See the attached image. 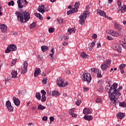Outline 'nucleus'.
Wrapping results in <instances>:
<instances>
[{
  "instance_id": "f257e3e1",
  "label": "nucleus",
  "mask_w": 126,
  "mask_h": 126,
  "mask_svg": "<svg viewBox=\"0 0 126 126\" xmlns=\"http://www.w3.org/2000/svg\"><path fill=\"white\" fill-rule=\"evenodd\" d=\"M118 87V84L117 83H113V85L107 86L106 87V90L107 92H108L109 96V98L111 101H113V103L117 105V100H116V97L115 96V92L116 91V89Z\"/></svg>"
},
{
  "instance_id": "f03ea898",
  "label": "nucleus",
  "mask_w": 126,
  "mask_h": 126,
  "mask_svg": "<svg viewBox=\"0 0 126 126\" xmlns=\"http://www.w3.org/2000/svg\"><path fill=\"white\" fill-rule=\"evenodd\" d=\"M18 21L21 23H26L30 19V15L27 11L24 12L23 10L17 11L15 13Z\"/></svg>"
},
{
  "instance_id": "7ed1b4c3",
  "label": "nucleus",
  "mask_w": 126,
  "mask_h": 126,
  "mask_svg": "<svg viewBox=\"0 0 126 126\" xmlns=\"http://www.w3.org/2000/svg\"><path fill=\"white\" fill-rule=\"evenodd\" d=\"M89 13H90L89 11L87 10V11H84L83 13L79 16V18H80V20H79V23L81 25L83 26L84 25V22H85V20Z\"/></svg>"
},
{
  "instance_id": "20e7f679",
  "label": "nucleus",
  "mask_w": 126,
  "mask_h": 126,
  "mask_svg": "<svg viewBox=\"0 0 126 126\" xmlns=\"http://www.w3.org/2000/svg\"><path fill=\"white\" fill-rule=\"evenodd\" d=\"M82 79L83 81H87L88 84H89L92 80V78L91 77V75L89 73L84 72L83 73V76L82 77Z\"/></svg>"
},
{
  "instance_id": "39448f33",
  "label": "nucleus",
  "mask_w": 126,
  "mask_h": 126,
  "mask_svg": "<svg viewBox=\"0 0 126 126\" xmlns=\"http://www.w3.org/2000/svg\"><path fill=\"white\" fill-rule=\"evenodd\" d=\"M112 60H107L106 62H104L103 64L101 65V68L102 70H106L111 65V62Z\"/></svg>"
},
{
  "instance_id": "423d86ee",
  "label": "nucleus",
  "mask_w": 126,
  "mask_h": 126,
  "mask_svg": "<svg viewBox=\"0 0 126 126\" xmlns=\"http://www.w3.org/2000/svg\"><path fill=\"white\" fill-rule=\"evenodd\" d=\"M57 83L58 86L59 87H65L66 85H67V83H64V80L62 78H60L59 79H57Z\"/></svg>"
},
{
  "instance_id": "0eeeda50",
  "label": "nucleus",
  "mask_w": 126,
  "mask_h": 126,
  "mask_svg": "<svg viewBox=\"0 0 126 126\" xmlns=\"http://www.w3.org/2000/svg\"><path fill=\"white\" fill-rule=\"evenodd\" d=\"M28 66V63L27 62L25 61L24 62L23 65L21 67V73L23 74H25L27 73V67Z\"/></svg>"
},
{
  "instance_id": "6e6552de",
  "label": "nucleus",
  "mask_w": 126,
  "mask_h": 126,
  "mask_svg": "<svg viewBox=\"0 0 126 126\" xmlns=\"http://www.w3.org/2000/svg\"><path fill=\"white\" fill-rule=\"evenodd\" d=\"M117 88H118V87L117 88H115V91L114 92V96H115V100H117V98H118V96H121L122 94L121 93H120V91L123 89V87L120 86L118 90H117Z\"/></svg>"
},
{
  "instance_id": "1a4fd4ad",
  "label": "nucleus",
  "mask_w": 126,
  "mask_h": 126,
  "mask_svg": "<svg viewBox=\"0 0 126 126\" xmlns=\"http://www.w3.org/2000/svg\"><path fill=\"white\" fill-rule=\"evenodd\" d=\"M6 107L7 108L9 112L11 113L13 112V106L11 105V103L9 100L6 102Z\"/></svg>"
},
{
  "instance_id": "9d476101",
  "label": "nucleus",
  "mask_w": 126,
  "mask_h": 126,
  "mask_svg": "<svg viewBox=\"0 0 126 126\" xmlns=\"http://www.w3.org/2000/svg\"><path fill=\"white\" fill-rule=\"evenodd\" d=\"M112 48L114 50H116L118 52H122V47L120 46V44L118 43H115L112 45Z\"/></svg>"
},
{
  "instance_id": "9b49d317",
  "label": "nucleus",
  "mask_w": 126,
  "mask_h": 126,
  "mask_svg": "<svg viewBox=\"0 0 126 126\" xmlns=\"http://www.w3.org/2000/svg\"><path fill=\"white\" fill-rule=\"evenodd\" d=\"M0 30H1V32L2 33H6V31H7V26L3 24H0Z\"/></svg>"
},
{
  "instance_id": "f8f14e48",
  "label": "nucleus",
  "mask_w": 126,
  "mask_h": 126,
  "mask_svg": "<svg viewBox=\"0 0 126 126\" xmlns=\"http://www.w3.org/2000/svg\"><path fill=\"white\" fill-rule=\"evenodd\" d=\"M97 14H99L100 16H104L105 18H108V16L106 15V13L104 11L97 9L96 10Z\"/></svg>"
},
{
  "instance_id": "ddd939ff",
  "label": "nucleus",
  "mask_w": 126,
  "mask_h": 126,
  "mask_svg": "<svg viewBox=\"0 0 126 126\" xmlns=\"http://www.w3.org/2000/svg\"><path fill=\"white\" fill-rule=\"evenodd\" d=\"M13 100L14 101V103L15 105V106H17V107H18V106L20 105V101L19 100V99H18V98L15 97H13Z\"/></svg>"
},
{
  "instance_id": "4468645a",
  "label": "nucleus",
  "mask_w": 126,
  "mask_h": 126,
  "mask_svg": "<svg viewBox=\"0 0 126 126\" xmlns=\"http://www.w3.org/2000/svg\"><path fill=\"white\" fill-rule=\"evenodd\" d=\"M114 26L117 31H121L122 30V26L117 23H114Z\"/></svg>"
},
{
  "instance_id": "2eb2a0df",
  "label": "nucleus",
  "mask_w": 126,
  "mask_h": 126,
  "mask_svg": "<svg viewBox=\"0 0 126 126\" xmlns=\"http://www.w3.org/2000/svg\"><path fill=\"white\" fill-rule=\"evenodd\" d=\"M12 75V78H17V70L14 69L13 70L11 73Z\"/></svg>"
},
{
  "instance_id": "dca6fc26",
  "label": "nucleus",
  "mask_w": 126,
  "mask_h": 126,
  "mask_svg": "<svg viewBox=\"0 0 126 126\" xmlns=\"http://www.w3.org/2000/svg\"><path fill=\"white\" fill-rule=\"evenodd\" d=\"M40 74H41V69L40 68H36V70L34 71V76L37 77Z\"/></svg>"
},
{
  "instance_id": "f3484780",
  "label": "nucleus",
  "mask_w": 126,
  "mask_h": 126,
  "mask_svg": "<svg viewBox=\"0 0 126 126\" xmlns=\"http://www.w3.org/2000/svg\"><path fill=\"white\" fill-rule=\"evenodd\" d=\"M38 11L41 13H44L45 12V6L44 5H41L38 7Z\"/></svg>"
},
{
  "instance_id": "a211bd4d",
  "label": "nucleus",
  "mask_w": 126,
  "mask_h": 126,
  "mask_svg": "<svg viewBox=\"0 0 126 126\" xmlns=\"http://www.w3.org/2000/svg\"><path fill=\"white\" fill-rule=\"evenodd\" d=\"M116 116L117 118H119V119H120V120H123V118H125V114L122 112H120L118 113Z\"/></svg>"
},
{
  "instance_id": "6ab92c4d",
  "label": "nucleus",
  "mask_w": 126,
  "mask_h": 126,
  "mask_svg": "<svg viewBox=\"0 0 126 126\" xmlns=\"http://www.w3.org/2000/svg\"><path fill=\"white\" fill-rule=\"evenodd\" d=\"M8 47H9L10 49L12 52H14V51H16L17 48H16V45L14 44H11L10 45H8Z\"/></svg>"
},
{
  "instance_id": "aec40b11",
  "label": "nucleus",
  "mask_w": 126,
  "mask_h": 126,
  "mask_svg": "<svg viewBox=\"0 0 126 126\" xmlns=\"http://www.w3.org/2000/svg\"><path fill=\"white\" fill-rule=\"evenodd\" d=\"M126 64H121L120 66V71L121 73H124L125 72V70H124V68L126 67Z\"/></svg>"
},
{
  "instance_id": "412c9836",
  "label": "nucleus",
  "mask_w": 126,
  "mask_h": 126,
  "mask_svg": "<svg viewBox=\"0 0 126 126\" xmlns=\"http://www.w3.org/2000/svg\"><path fill=\"white\" fill-rule=\"evenodd\" d=\"M84 118L86 121H90L93 120V117L90 115H85Z\"/></svg>"
},
{
  "instance_id": "4be33fe9",
  "label": "nucleus",
  "mask_w": 126,
  "mask_h": 126,
  "mask_svg": "<svg viewBox=\"0 0 126 126\" xmlns=\"http://www.w3.org/2000/svg\"><path fill=\"white\" fill-rule=\"evenodd\" d=\"M110 34L112 36H113V37H119V33L117 32H115L114 31H112V32H110Z\"/></svg>"
},
{
  "instance_id": "5701e85b",
  "label": "nucleus",
  "mask_w": 126,
  "mask_h": 126,
  "mask_svg": "<svg viewBox=\"0 0 126 126\" xmlns=\"http://www.w3.org/2000/svg\"><path fill=\"white\" fill-rule=\"evenodd\" d=\"M79 6H80V3L79 2H77L75 3L74 7L75 8H74L76 11V12H77V8H79Z\"/></svg>"
},
{
  "instance_id": "b1692460",
  "label": "nucleus",
  "mask_w": 126,
  "mask_h": 126,
  "mask_svg": "<svg viewBox=\"0 0 126 126\" xmlns=\"http://www.w3.org/2000/svg\"><path fill=\"white\" fill-rule=\"evenodd\" d=\"M37 110H40V111H43V110H45L46 109V107L42 105V104H40L38 105Z\"/></svg>"
},
{
  "instance_id": "393cba45",
  "label": "nucleus",
  "mask_w": 126,
  "mask_h": 126,
  "mask_svg": "<svg viewBox=\"0 0 126 126\" xmlns=\"http://www.w3.org/2000/svg\"><path fill=\"white\" fill-rule=\"evenodd\" d=\"M83 114H84V115H89V114H90V110L88 108H84L83 110Z\"/></svg>"
},
{
  "instance_id": "a878e982",
  "label": "nucleus",
  "mask_w": 126,
  "mask_h": 126,
  "mask_svg": "<svg viewBox=\"0 0 126 126\" xmlns=\"http://www.w3.org/2000/svg\"><path fill=\"white\" fill-rule=\"evenodd\" d=\"M76 12V11H75V9L72 8V10H69L67 12V15H70V14H72V13H75Z\"/></svg>"
},
{
  "instance_id": "bb28decb",
  "label": "nucleus",
  "mask_w": 126,
  "mask_h": 126,
  "mask_svg": "<svg viewBox=\"0 0 126 126\" xmlns=\"http://www.w3.org/2000/svg\"><path fill=\"white\" fill-rule=\"evenodd\" d=\"M89 46H90L89 47V50H92V49L94 48V47L95 46V42H93L89 44Z\"/></svg>"
},
{
  "instance_id": "cd10ccee",
  "label": "nucleus",
  "mask_w": 126,
  "mask_h": 126,
  "mask_svg": "<svg viewBox=\"0 0 126 126\" xmlns=\"http://www.w3.org/2000/svg\"><path fill=\"white\" fill-rule=\"evenodd\" d=\"M41 50L42 52H46L49 50V47L46 45H43L41 46Z\"/></svg>"
},
{
  "instance_id": "c85d7f7f",
  "label": "nucleus",
  "mask_w": 126,
  "mask_h": 126,
  "mask_svg": "<svg viewBox=\"0 0 126 126\" xmlns=\"http://www.w3.org/2000/svg\"><path fill=\"white\" fill-rule=\"evenodd\" d=\"M81 57L83 58V59H87V57H88V55H87V54H86V53L85 52H82L81 53Z\"/></svg>"
},
{
  "instance_id": "c756f323",
  "label": "nucleus",
  "mask_w": 126,
  "mask_h": 126,
  "mask_svg": "<svg viewBox=\"0 0 126 126\" xmlns=\"http://www.w3.org/2000/svg\"><path fill=\"white\" fill-rule=\"evenodd\" d=\"M34 15H35V16H36V17H38L39 18V19H40V20H43V16H42V15H41V14L35 13Z\"/></svg>"
},
{
  "instance_id": "7c9ffc66",
  "label": "nucleus",
  "mask_w": 126,
  "mask_h": 126,
  "mask_svg": "<svg viewBox=\"0 0 126 126\" xmlns=\"http://www.w3.org/2000/svg\"><path fill=\"white\" fill-rule=\"evenodd\" d=\"M121 11L122 13H125V12H126V5H123V6L121 7Z\"/></svg>"
},
{
  "instance_id": "2f4dec72",
  "label": "nucleus",
  "mask_w": 126,
  "mask_h": 126,
  "mask_svg": "<svg viewBox=\"0 0 126 126\" xmlns=\"http://www.w3.org/2000/svg\"><path fill=\"white\" fill-rule=\"evenodd\" d=\"M54 48H52V49L51 50V53L50 54V56L51 57V58L52 59H54V56H54V55H55V52H54Z\"/></svg>"
},
{
  "instance_id": "473e14b6",
  "label": "nucleus",
  "mask_w": 126,
  "mask_h": 126,
  "mask_svg": "<svg viewBox=\"0 0 126 126\" xmlns=\"http://www.w3.org/2000/svg\"><path fill=\"white\" fill-rule=\"evenodd\" d=\"M119 106L120 107H123V108H126V102H120Z\"/></svg>"
},
{
  "instance_id": "72a5a7b5",
  "label": "nucleus",
  "mask_w": 126,
  "mask_h": 126,
  "mask_svg": "<svg viewBox=\"0 0 126 126\" xmlns=\"http://www.w3.org/2000/svg\"><path fill=\"white\" fill-rule=\"evenodd\" d=\"M35 97L37 100H41V94L39 93H37L35 94Z\"/></svg>"
},
{
  "instance_id": "f704fd0d",
  "label": "nucleus",
  "mask_w": 126,
  "mask_h": 126,
  "mask_svg": "<svg viewBox=\"0 0 126 126\" xmlns=\"http://www.w3.org/2000/svg\"><path fill=\"white\" fill-rule=\"evenodd\" d=\"M97 77H102V74H101V70L98 69V71L96 72Z\"/></svg>"
},
{
  "instance_id": "c9c22d12",
  "label": "nucleus",
  "mask_w": 126,
  "mask_h": 126,
  "mask_svg": "<svg viewBox=\"0 0 126 126\" xmlns=\"http://www.w3.org/2000/svg\"><path fill=\"white\" fill-rule=\"evenodd\" d=\"M17 2L18 3V6L19 8H23L24 5L21 3L19 1H17Z\"/></svg>"
},
{
  "instance_id": "e433bc0d",
  "label": "nucleus",
  "mask_w": 126,
  "mask_h": 126,
  "mask_svg": "<svg viewBox=\"0 0 126 126\" xmlns=\"http://www.w3.org/2000/svg\"><path fill=\"white\" fill-rule=\"evenodd\" d=\"M91 71L92 72H94V73H96L97 72L99 71V69H96L95 68H92Z\"/></svg>"
},
{
  "instance_id": "4c0bfd02",
  "label": "nucleus",
  "mask_w": 126,
  "mask_h": 126,
  "mask_svg": "<svg viewBox=\"0 0 126 126\" xmlns=\"http://www.w3.org/2000/svg\"><path fill=\"white\" fill-rule=\"evenodd\" d=\"M10 52H11V50L9 48V46H8L7 48H6V49L5 51V54H8V53H10Z\"/></svg>"
},
{
  "instance_id": "58836bf2",
  "label": "nucleus",
  "mask_w": 126,
  "mask_h": 126,
  "mask_svg": "<svg viewBox=\"0 0 126 126\" xmlns=\"http://www.w3.org/2000/svg\"><path fill=\"white\" fill-rule=\"evenodd\" d=\"M53 96H59V92L54 91L52 92Z\"/></svg>"
},
{
  "instance_id": "ea45409f",
  "label": "nucleus",
  "mask_w": 126,
  "mask_h": 126,
  "mask_svg": "<svg viewBox=\"0 0 126 126\" xmlns=\"http://www.w3.org/2000/svg\"><path fill=\"white\" fill-rule=\"evenodd\" d=\"M68 32H69V33H75V29H69L68 30Z\"/></svg>"
},
{
  "instance_id": "a19ab883",
  "label": "nucleus",
  "mask_w": 126,
  "mask_h": 126,
  "mask_svg": "<svg viewBox=\"0 0 126 126\" xmlns=\"http://www.w3.org/2000/svg\"><path fill=\"white\" fill-rule=\"evenodd\" d=\"M35 26H36V23L33 22L32 24H31L30 28V29H32L35 28Z\"/></svg>"
},
{
  "instance_id": "79ce46f5",
  "label": "nucleus",
  "mask_w": 126,
  "mask_h": 126,
  "mask_svg": "<svg viewBox=\"0 0 126 126\" xmlns=\"http://www.w3.org/2000/svg\"><path fill=\"white\" fill-rule=\"evenodd\" d=\"M48 31L49 33H53V32H55V29L54 28H51L49 29Z\"/></svg>"
},
{
  "instance_id": "37998d69",
  "label": "nucleus",
  "mask_w": 126,
  "mask_h": 126,
  "mask_svg": "<svg viewBox=\"0 0 126 126\" xmlns=\"http://www.w3.org/2000/svg\"><path fill=\"white\" fill-rule=\"evenodd\" d=\"M41 102H46V95H42Z\"/></svg>"
},
{
  "instance_id": "c03bdc74",
  "label": "nucleus",
  "mask_w": 126,
  "mask_h": 126,
  "mask_svg": "<svg viewBox=\"0 0 126 126\" xmlns=\"http://www.w3.org/2000/svg\"><path fill=\"white\" fill-rule=\"evenodd\" d=\"M96 103H101L102 99L100 98H97L95 99Z\"/></svg>"
},
{
  "instance_id": "a18cd8bd",
  "label": "nucleus",
  "mask_w": 126,
  "mask_h": 126,
  "mask_svg": "<svg viewBox=\"0 0 126 126\" xmlns=\"http://www.w3.org/2000/svg\"><path fill=\"white\" fill-rule=\"evenodd\" d=\"M80 104H81V100H78L76 102V105L77 106H80Z\"/></svg>"
},
{
  "instance_id": "49530a36",
  "label": "nucleus",
  "mask_w": 126,
  "mask_h": 126,
  "mask_svg": "<svg viewBox=\"0 0 126 126\" xmlns=\"http://www.w3.org/2000/svg\"><path fill=\"white\" fill-rule=\"evenodd\" d=\"M14 1H13V0H11L10 2H9L8 3V5H12V6H13V5H14Z\"/></svg>"
},
{
  "instance_id": "de8ad7c7",
  "label": "nucleus",
  "mask_w": 126,
  "mask_h": 126,
  "mask_svg": "<svg viewBox=\"0 0 126 126\" xmlns=\"http://www.w3.org/2000/svg\"><path fill=\"white\" fill-rule=\"evenodd\" d=\"M75 110V108L71 109L69 111V114L70 115H71L72 114V113H73V112H74Z\"/></svg>"
},
{
  "instance_id": "09e8293b",
  "label": "nucleus",
  "mask_w": 126,
  "mask_h": 126,
  "mask_svg": "<svg viewBox=\"0 0 126 126\" xmlns=\"http://www.w3.org/2000/svg\"><path fill=\"white\" fill-rule=\"evenodd\" d=\"M91 6H92V4L90 3L88 6L86 7V10H89Z\"/></svg>"
},
{
  "instance_id": "8fccbe9b",
  "label": "nucleus",
  "mask_w": 126,
  "mask_h": 126,
  "mask_svg": "<svg viewBox=\"0 0 126 126\" xmlns=\"http://www.w3.org/2000/svg\"><path fill=\"white\" fill-rule=\"evenodd\" d=\"M103 87H100L99 88L97 89V91L99 92H103Z\"/></svg>"
},
{
  "instance_id": "3c124183",
  "label": "nucleus",
  "mask_w": 126,
  "mask_h": 126,
  "mask_svg": "<svg viewBox=\"0 0 126 126\" xmlns=\"http://www.w3.org/2000/svg\"><path fill=\"white\" fill-rule=\"evenodd\" d=\"M58 22H59V23H63V19L60 18V19H58L57 20Z\"/></svg>"
},
{
  "instance_id": "603ef678",
  "label": "nucleus",
  "mask_w": 126,
  "mask_h": 126,
  "mask_svg": "<svg viewBox=\"0 0 126 126\" xmlns=\"http://www.w3.org/2000/svg\"><path fill=\"white\" fill-rule=\"evenodd\" d=\"M41 93H42V96H46V91H45V90H41Z\"/></svg>"
},
{
  "instance_id": "864d4df0",
  "label": "nucleus",
  "mask_w": 126,
  "mask_h": 126,
  "mask_svg": "<svg viewBox=\"0 0 126 126\" xmlns=\"http://www.w3.org/2000/svg\"><path fill=\"white\" fill-rule=\"evenodd\" d=\"M47 80H48V79L45 78L44 79H43L42 83H44V84H47Z\"/></svg>"
},
{
  "instance_id": "5fc2aeb1",
  "label": "nucleus",
  "mask_w": 126,
  "mask_h": 126,
  "mask_svg": "<svg viewBox=\"0 0 126 126\" xmlns=\"http://www.w3.org/2000/svg\"><path fill=\"white\" fill-rule=\"evenodd\" d=\"M92 39H96L97 38V34H93L92 36Z\"/></svg>"
},
{
  "instance_id": "6e6d98bb",
  "label": "nucleus",
  "mask_w": 126,
  "mask_h": 126,
  "mask_svg": "<svg viewBox=\"0 0 126 126\" xmlns=\"http://www.w3.org/2000/svg\"><path fill=\"white\" fill-rule=\"evenodd\" d=\"M17 1H19L20 3H21L22 4H23L24 5V4H25L24 0H18Z\"/></svg>"
},
{
  "instance_id": "4d7b16f0",
  "label": "nucleus",
  "mask_w": 126,
  "mask_h": 126,
  "mask_svg": "<svg viewBox=\"0 0 126 126\" xmlns=\"http://www.w3.org/2000/svg\"><path fill=\"white\" fill-rule=\"evenodd\" d=\"M17 61V59H15L12 60L11 63L12 64H15V63H16V62Z\"/></svg>"
},
{
  "instance_id": "13d9d810",
  "label": "nucleus",
  "mask_w": 126,
  "mask_h": 126,
  "mask_svg": "<svg viewBox=\"0 0 126 126\" xmlns=\"http://www.w3.org/2000/svg\"><path fill=\"white\" fill-rule=\"evenodd\" d=\"M63 39H64V40H67V39H68L69 38V36L68 35H64L63 36Z\"/></svg>"
},
{
  "instance_id": "bf43d9fd",
  "label": "nucleus",
  "mask_w": 126,
  "mask_h": 126,
  "mask_svg": "<svg viewBox=\"0 0 126 126\" xmlns=\"http://www.w3.org/2000/svg\"><path fill=\"white\" fill-rule=\"evenodd\" d=\"M48 120V117L47 116H44L42 118V121H44V122H46Z\"/></svg>"
},
{
  "instance_id": "052dcab7",
  "label": "nucleus",
  "mask_w": 126,
  "mask_h": 126,
  "mask_svg": "<svg viewBox=\"0 0 126 126\" xmlns=\"http://www.w3.org/2000/svg\"><path fill=\"white\" fill-rule=\"evenodd\" d=\"M107 40H113V38L110 35L107 37Z\"/></svg>"
},
{
  "instance_id": "680f3d73",
  "label": "nucleus",
  "mask_w": 126,
  "mask_h": 126,
  "mask_svg": "<svg viewBox=\"0 0 126 126\" xmlns=\"http://www.w3.org/2000/svg\"><path fill=\"white\" fill-rule=\"evenodd\" d=\"M71 115H72V117H73V118H76V117H77V115H76L75 113H72Z\"/></svg>"
},
{
  "instance_id": "e2e57ef3",
  "label": "nucleus",
  "mask_w": 126,
  "mask_h": 126,
  "mask_svg": "<svg viewBox=\"0 0 126 126\" xmlns=\"http://www.w3.org/2000/svg\"><path fill=\"white\" fill-rule=\"evenodd\" d=\"M97 48H101V43H100V42H98V43H97Z\"/></svg>"
},
{
  "instance_id": "0e129e2a",
  "label": "nucleus",
  "mask_w": 126,
  "mask_h": 126,
  "mask_svg": "<svg viewBox=\"0 0 126 126\" xmlns=\"http://www.w3.org/2000/svg\"><path fill=\"white\" fill-rule=\"evenodd\" d=\"M118 6H119V7H121V5H122V3L120 2V1H118Z\"/></svg>"
},
{
  "instance_id": "69168bd1",
  "label": "nucleus",
  "mask_w": 126,
  "mask_h": 126,
  "mask_svg": "<svg viewBox=\"0 0 126 126\" xmlns=\"http://www.w3.org/2000/svg\"><path fill=\"white\" fill-rule=\"evenodd\" d=\"M50 120L51 122H53L54 121V120H55V118H54V117H50Z\"/></svg>"
},
{
  "instance_id": "338daca9",
  "label": "nucleus",
  "mask_w": 126,
  "mask_h": 126,
  "mask_svg": "<svg viewBox=\"0 0 126 126\" xmlns=\"http://www.w3.org/2000/svg\"><path fill=\"white\" fill-rule=\"evenodd\" d=\"M122 47L124 48V49H126V43H124V44L122 45Z\"/></svg>"
},
{
  "instance_id": "774afa93",
  "label": "nucleus",
  "mask_w": 126,
  "mask_h": 126,
  "mask_svg": "<svg viewBox=\"0 0 126 126\" xmlns=\"http://www.w3.org/2000/svg\"><path fill=\"white\" fill-rule=\"evenodd\" d=\"M68 43L67 42H64L63 44V46H67Z\"/></svg>"
}]
</instances>
